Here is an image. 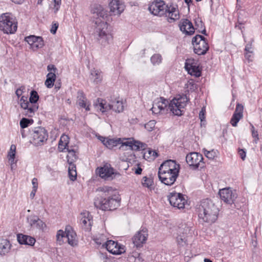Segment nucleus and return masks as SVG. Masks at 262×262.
<instances>
[{"instance_id": "f8f14e48", "label": "nucleus", "mask_w": 262, "mask_h": 262, "mask_svg": "<svg viewBox=\"0 0 262 262\" xmlns=\"http://www.w3.org/2000/svg\"><path fill=\"white\" fill-rule=\"evenodd\" d=\"M202 155L198 152H191L186 157L187 164L193 168H198L200 166L203 167Z\"/></svg>"}, {"instance_id": "de8ad7c7", "label": "nucleus", "mask_w": 262, "mask_h": 262, "mask_svg": "<svg viewBox=\"0 0 262 262\" xmlns=\"http://www.w3.org/2000/svg\"><path fill=\"white\" fill-rule=\"evenodd\" d=\"M29 102L27 97L23 96L19 101V104L22 108H26Z\"/></svg>"}, {"instance_id": "2eb2a0df", "label": "nucleus", "mask_w": 262, "mask_h": 262, "mask_svg": "<svg viewBox=\"0 0 262 262\" xmlns=\"http://www.w3.org/2000/svg\"><path fill=\"white\" fill-rule=\"evenodd\" d=\"M105 247L108 251L113 254L119 255L125 251L124 246L112 240L106 241Z\"/></svg>"}, {"instance_id": "4468645a", "label": "nucleus", "mask_w": 262, "mask_h": 262, "mask_svg": "<svg viewBox=\"0 0 262 262\" xmlns=\"http://www.w3.org/2000/svg\"><path fill=\"white\" fill-rule=\"evenodd\" d=\"M219 195L222 200L229 204L233 203L237 198V194L235 191H233L230 188L222 189L219 191Z\"/></svg>"}, {"instance_id": "c756f323", "label": "nucleus", "mask_w": 262, "mask_h": 262, "mask_svg": "<svg viewBox=\"0 0 262 262\" xmlns=\"http://www.w3.org/2000/svg\"><path fill=\"white\" fill-rule=\"evenodd\" d=\"M98 104L96 105L98 109H99L102 113L106 112L112 110L113 103H107L105 100L98 99Z\"/></svg>"}, {"instance_id": "393cba45", "label": "nucleus", "mask_w": 262, "mask_h": 262, "mask_svg": "<svg viewBox=\"0 0 262 262\" xmlns=\"http://www.w3.org/2000/svg\"><path fill=\"white\" fill-rule=\"evenodd\" d=\"M100 140L102 141L103 144L109 149H112L113 147L117 146L119 144H121L120 148L121 147H123L122 145V139L121 138L115 139L105 138L102 137H100Z\"/></svg>"}, {"instance_id": "3c124183", "label": "nucleus", "mask_w": 262, "mask_h": 262, "mask_svg": "<svg viewBox=\"0 0 262 262\" xmlns=\"http://www.w3.org/2000/svg\"><path fill=\"white\" fill-rule=\"evenodd\" d=\"M156 121L155 120H150L146 123L144 125L145 128L148 131L151 132L155 128Z\"/></svg>"}, {"instance_id": "a19ab883", "label": "nucleus", "mask_w": 262, "mask_h": 262, "mask_svg": "<svg viewBox=\"0 0 262 262\" xmlns=\"http://www.w3.org/2000/svg\"><path fill=\"white\" fill-rule=\"evenodd\" d=\"M191 230L190 227L186 224L182 225L179 227L178 230V234H181L185 235L189 233Z\"/></svg>"}, {"instance_id": "bb28decb", "label": "nucleus", "mask_w": 262, "mask_h": 262, "mask_svg": "<svg viewBox=\"0 0 262 262\" xmlns=\"http://www.w3.org/2000/svg\"><path fill=\"white\" fill-rule=\"evenodd\" d=\"M17 238L18 243L21 245L33 246L36 242L34 237L23 234H18Z\"/></svg>"}, {"instance_id": "680f3d73", "label": "nucleus", "mask_w": 262, "mask_h": 262, "mask_svg": "<svg viewBox=\"0 0 262 262\" xmlns=\"http://www.w3.org/2000/svg\"><path fill=\"white\" fill-rule=\"evenodd\" d=\"M68 146L67 144L64 145V142L61 143L60 141H59L58 143V149L60 151L63 152L64 150L67 149V147Z\"/></svg>"}, {"instance_id": "8fccbe9b", "label": "nucleus", "mask_w": 262, "mask_h": 262, "mask_svg": "<svg viewBox=\"0 0 262 262\" xmlns=\"http://www.w3.org/2000/svg\"><path fill=\"white\" fill-rule=\"evenodd\" d=\"M32 120H29L26 118H23L20 121V126L22 129L28 127L29 123H32Z\"/></svg>"}, {"instance_id": "c9c22d12", "label": "nucleus", "mask_w": 262, "mask_h": 262, "mask_svg": "<svg viewBox=\"0 0 262 262\" xmlns=\"http://www.w3.org/2000/svg\"><path fill=\"white\" fill-rule=\"evenodd\" d=\"M69 166L68 168V172L69 178L71 180L74 181L77 178V171L76 165L74 163H68Z\"/></svg>"}, {"instance_id": "7c9ffc66", "label": "nucleus", "mask_w": 262, "mask_h": 262, "mask_svg": "<svg viewBox=\"0 0 262 262\" xmlns=\"http://www.w3.org/2000/svg\"><path fill=\"white\" fill-rule=\"evenodd\" d=\"M11 244L10 242L5 239L0 241V254L5 255L8 253L11 248Z\"/></svg>"}, {"instance_id": "338daca9", "label": "nucleus", "mask_w": 262, "mask_h": 262, "mask_svg": "<svg viewBox=\"0 0 262 262\" xmlns=\"http://www.w3.org/2000/svg\"><path fill=\"white\" fill-rule=\"evenodd\" d=\"M58 27V23H54L50 29L51 33H56Z\"/></svg>"}, {"instance_id": "ea45409f", "label": "nucleus", "mask_w": 262, "mask_h": 262, "mask_svg": "<svg viewBox=\"0 0 262 262\" xmlns=\"http://www.w3.org/2000/svg\"><path fill=\"white\" fill-rule=\"evenodd\" d=\"M68 154L67 156L68 163H74L77 159V156L76 154V151L73 149L67 148Z\"/></svg>"}, {"instance_id": "49530a36", "label": "nucleus", "mask_w": 262, "mask_h": 262, "mask_svg": "<svg viewBox=\"0 0 262 262\" xmlns=\"http://www.w3.org/2000/svg\"><path fill=\"white\" fill-rule=\"evenodd\" d=\"M203 152L205 156L210 160H213L216 156V152L214 150H207L204 148L203 149Z\"/></svg>"}, {"instance_id": "0eeeda50", "label": "nucleus", "mask_w": 262, "mask_h": 262, "mask_svg": "<svg viewBox=\"0 0 262 262\" xmlns=\"http://www.w3.org/2000/svg\"><path fill=\"white\" fill-rule=\"evenodd\" d=\"M17 28V23L8 13H4L0 16V30L4 33H14Z\"/></svg>"}, {"instance_id": "c85d7f7f", "label": "nucleus", "mask_w": 262, "mask_h": 262, "mask_svg": "<svg viewBox=\"0 0 262 262\" xmlns=\"http://www.w3.org/2000/svg\"><path fill=\"white\" fill-rule=\"evenodd\" d=\"M106 20L97 19L95 21V31L96 33H105L107 31L108 24Z\"/></svg>"}, {"instance_id": "f257e3e1", "label": "nucleus", "mask_w": 262, "mask_h": 262, "mask_svg": "<svg viewBox=\"0 0 262 262\" xmlns=\"http://www.w3.org/2000/svg\"><path fill=\"white\" fill-rule=\"evenodd\" d=\"M148 10L154 15L165 16L169 23L173 22L180 18L177 6H166L165 2L162 0H156L153 2L149 5Z\"/></svg>"}, {"instance_id": "2f4dec72", "label": "nucleus", "mask_w": 262, "mask_h": 262, "mask_svg": "<svg viewBox=\"0 0 262 262\" xmlns=\"http://www.w3.org/2000/svg\"><path fill=\"white\" fill-rule=\"evenodd\" d=\"M158 156V152L156 150L150 148L145 150L143 153L144 158L149 161L154 160Z\"/></svg>"}, {"instance_id": "7ed1b4c3", "label": "nucleus", "mask_w": 262, "mask_h": 262, "mask_svg": "<svg viewBox=\"0 0 262 262\" xmlns=\"http://www.w3.org/2000/svg\"><path fill=\"white\" fill-rule=\"evenodd\" d=\"M56 236L57 243L59 245H62L65 241L73 247L77 244L76 234L73 229L70 226H66L64 231L59 230L57 232Z\"/></svg>"}, {"instance_id": "774afa93", "label": "nucleus", "mask_w": 262, "mask_h": 262, "mask_svg": "<svg viewBox=\"0 0 262 262\" xmlns=\"http://www.w3.org/2000/svg\"><path fill=\"white\" fill-rule=\"evenodd\" d=\"M32 184L33 185V188L37 189L38 182H37V179L36 178H34L32 179Z\"/></svg>"}, {"instance_id": "e433bc0d", "label": "nucleus", "mask_w": 262, "mask_h": 262, "mask_svg": "<svg viewBox=\"0 0 262 262\" xmlns=\"http://www.w3.org/2000/svg\"><path fill=\"white\" fill-rule=\"evenodd\" d=\"M112 110L116 113H120L123 111L124 106L123 102L118 99H115L112 101Z\"/></svg>"}, {"instance_id": "6e6552de", "label": "nucleus", "mask_w": 262, "mask_h": 262, "mask_svg": "<svg viewBox=\"0 0 262 262\" xmlns=\"http://www.w3.org/2000/svg\"><path fill=\"white\" fill-rule=\"evenodd\" d=\"M194 52L199 55H204L209 49V46L206 38L198 34L192 39Z\"/></svg>"}, {"instance_id": "69168bd1", "label": "nucleus", "mask_w": 262, "mask_h": 262, "mask_svg": "<svg viewBox=\"0 0 262 262\" xmlns=\"http://www.w3.org/2000/svg\"><path fill=\"white\" fill-rule=\"evenodd\" d=\"M47 70L50 72H52L55 73L56 71L57 70V69L54 65L49 64L47 67Z\"/></svg>"}, {"instance_id": "f03ea898", "label": "nucleus", "mask_w": 262, "mask_h": 262, "mask_svg": "<svg viewBox=\"0 0 262 262\" xmlns=\"http://www.w3.org/2000/svg\"><path fill=\"white\" fill-rule=\"evenodd\" d=\"M197 210L199 218L202 219L204 222L212 224L217 219L219 209L210 200H202Z\"/></svg>"}, {"instance_id": "c03bdc74", "label": "nucleus", "mask_w": 262, "mask_h": 262, "mask_svg": "<svg viewBox=\"0 0 262 262\" xmlns=\"http://www.w3.org/2000/svg\"><path fill=\"white\" fill-rule=\"evenodd\" d=\"M39 96L35 91H32L30 93V97L29 98V102L32 104H37V102L38 100Z\"/></svg>"}, {"instance_id": "5fc2aeb1", "label": "nucleus", "mask_w": 262, "mask_h": 262, "mask_svg": "<svg viewBox=\"0 0 262 262\" xmlns=\"http://www.w3.org/2000/svg\"><path fill=\"white\" fill-rule=\"evenodd\" d=\"M250 125L251 126V132H252V136L253 138H255V142L257 143V141L258 140V132L255 129L254 127L252 124H250Z\"/></svg>"}, {"instance_id": "bf43d9fd", "label": "nucleus", "mask_w": 262, "mask_h": 262, "mask_svg": "<svg viewBox=\"0 0 262 262\" xmlns=\"http://www.w3.org/2000/svg\"><path fill=\"white\" fill-rule=\"evenodd\" d=\"M25 90V87L21 86L19 88L17 89L15 91V94L18 97H19Z\"/></svg>"}, {"instance_id": "a211bd4d", "label": "nucleus", "mask_w": 262, "mask_h": 262, "mask_svg": "<svg viewBox=\"0 0 262 262\" xmlns=\"http://www.w3.org/2000/svg\"><path fill=\"white\" fill-rule=\"evenodd\" d=\"M147 236V229L146 228H141L133 238L134 245L137 248L141 247L145 243Z\"/></svg>"}, {"instance_id": "1a4fd4ad", "label": "nucleus", "mask_w": 262, "mask_h": 262, "mask_svg": "<svg viewBox=\"0 0 262 262\" xmlns=\"http://www.w3.org/2000/svg\"><path fill=\"white\" fill-rule=\"evenodd\" d=\"M32 142L36 146L42 145L48 138L47 131L40 126L34 127L30 130Z\"/></svg>"}, {"instance_id": "37998d69", "label": "nucleus", "mask_w": 262, "mask_h": 262, "mask_svg": "<svg viewBox=\"0 0 262 262\" xmlns=\"http://www.w3.org/2000/svg\"><path fill=\"white\" fill-rule=\"evenodd\" d=\"M97 191L102 192L105 195L110 194L113 191L112 187L104 186L98 188L96 190Z\"/></svg>"}, {"instance_id": "f3484780", "label": "nucleus", "mask_w": 262, "mask_h": 262, "mask_svg": "<svg viewBox=\"0 0 262 262\" xmlns=\"http://www.w3.org/2000/svg\"><path fill=\"white\" fill-rule=\"evenodd\" d=\"M25 40L30 46V48L33 51H36L39 48H42L44 45L42 38L34 35L25 37Z\"/></svg>"}, {"instance_id": "a878e982", "label": "nucleus", "mask_w": 262, "mask_h": 262, "mask_svg": "<svg viewBox=\"0 0 262 262\" xmlns=\"http://www.w3.org/2000/svg\"><path fill=\"white\" fill-rule=\"evenodd\" d=\"M159 169H171L174 170V173H179L180 165L177 164L176 161L169 160L164 162Z\"/></svg>"}, {"instance_id": "603ef678", "label": "nucleus", "mask_w": 262, "mask_h": 262, "mask_svg": "<svg viewBox=\"0 0 262 262\" xmlns=\"http://www.w3.org/2000/svg\"><path fill=\"white\" fill-rule=\"evenodd\" d=\"M254 52H245V57L249 62L253 61L254 58Z\"/></svg>"}, {"instance_id": "e2e57ef3", "label": "nucleus", "mask_w": 262, "mask_h": 262, "mask_svg": "<svg viewBox=\"0 0 262 262\" xmlns=\"http://www.w3.org/2000/svg\"><path fill=\"white\" fill-rule=\"evenodd\" d=\"M238 154L239 155L241 159L243 160H244L245 159L246 157V152L244 149H239L238 150Z\"/></svg>"}, {"instance_id": "b1692460", "label": "nucleus", "mask_w": 262, "mask_h": 262, "mask_svg": "<svg viewBox=\"0 0 262 262\" xmlns=\"http://www.w3.org/2000/svg\"><path fill=\"white\" fill-rule=\"evenodd\" d=\"M80 222L85 229L89 230L91 228L92 224V217L88 211H85L81 213Z\"/></svg>"}, {"instance_id": "4d7b16f0", "label": "nucleus", "mask_w": 262, "mask_h": 262, "mask_svg": "<svg viewBox=\"0 0 262 262\" xmlns=\"http://www.w3.org/2000/svg\"><path fill=\"white\" fill-rule=\"evenodd\" d=\"M253 40H251L248 43H247L245 48V52H254V48L252 46V42Z\"/></svg>"}, {"instance_id": "dca6fc26", "label": "nucleus", "mask_w": 262, "mask_h": 262, "mask_svg": "<svg viewBox=\"0 0 262 262\" xmlns=\"http://www.w3.org/2000/svg\"><path fill=\"white\" fill-rule=\"evenodd\" d=\"M178 176L179 173L174 172L171 174L160 170L158 171V176L160 180L166 185L171 186L173 184Z\"/></svg>"}, {"instance_id": "0e129e2a", "label": "nucleus", "mask_w": 262, "mask_h": 262, "mask_svg": "<svg viewBox=\"0 0 262 262\" xmlns=\"http://www.w3.org/2000/svg\"><path fill=\"white\" fill-rule=\"evenodd\" d=\"M238 25H236L235 26V28L236 29H238L239 30H240L242 32H243V31H244V24H243L242 22H241L239 21V19H238Z\"/></svg>"}, {"instance_id": "09e8293b", "label": "nucleus", "mask_w": 262, "mask_h": 262, "mask_svg": "<svg viewBox=\"0 0 262 262\" xmlns=\"http://www.w3.org/2000/svg\"><path fill=\"white\" fill-rule=\"evenodd\" d=\"M16 148V146L14 144H12L11 145L10 150L8 154V158H13L15 157Z\"/></svg>"}, {"instance_id": "a18cd8bd", "label": "nucleus", "mask_w": 262, "mask_h": 262, "mask_svg": "<svg viewBox=\"0 0 262 262\" xmlns=\"http://www.w3.org/2000/svg\"><path fill=\"white\" fill-rule=\"evenodd\" d=\"M150 60L153 64H159L162 61V57L161 55L159 54H156L151 56Z\"/></svg>"}, {"instance_id": "20e7f679", "label": "nucleus", "mask_w": 262, "mask_h": 262, "mask_svg": "<svg viewBox=\"0 0 262 262\" xmlns=\"http://www.w3.org/2000/svg\"><path fill=\"white\" fill-rule=\"evenodd\" d=\"M188 101V98L185 95L177 96L170 101L168 108L173 115L181 116L184 112V109Z\"/></svg>"}, {"instance_id": "052dcab7", "label": "nucleus", "mask_w": 262, "mask_h": 262, "mask_svg": "<svg viewBox=\"0 0 262 262\" xmlns=\"http://www.w3.org/2000/svg\"><path fill=\"white\" fill-rule=\"evenodd\" d=\"M69 138L67 135H62L60 139V141L61 143L64 142V145L68 144L69 143Z\"/></svg>"}, {"instance_id": "72a5a7b5", "label": "nucleus", "mask_w": 262, "mask_h": 262, "mask_svg": "<svg viewBox=\"0 0 262 262\" xmlns=\"http://www.w3.org/2000/svg\"><path fill=\"white\" fill-rule=\"evenodd\" d=\"M61 0H53V2L49 5V11L54 14H56L60 9Z\"/></svg>"}, {"instance_id": "13d9d810", "label": "nucleus", "mask_w": 262, "mask_h": 262, "mask_svg": "<svg viewBox=\"0 0 262 262\" xmlns=\"http://www.w3.org/2000/svg\"><path fill=\"white\" fill-rule=\"evenodd\" d=\"M199 118L202 122L205 119V108L203 107L199 113Z\"/></svg>"}, {"instance_id": "aec40b11", "label": "nucleus", "mask_w": 262, "mask_h": 262, "mask_svg": "<svg viewBox=\"0 0 262 262\" xmlns=\"http://www.w3.org/2000/svg\"><path fill=\"white\" fill-rule=\"evenodd\" d=\"M110 13L114 15H120L124 10V3L119 0H112L109 4Z\"/></svg>"}, {"instance_id": "4c0bfd02", "label": "nucleus", "mask_w": 262, "mask_h": 262, "mask_svg": "<svg viewBox=\"0 0 262 262\" xmlns=\"http://www.w3.org/2000/svg\"><path fill=\"white\" fill-rule=\"evenodd\" d=\"M188 66V68L186 69V70L188 71L189 74L195 77H199L201 75V71L198 64L192 66L189 63Z\"/></svg>"}, {"instance_id": "58836bf2", "label": "nucleus", "mask_w": 262, "mask_h": 262, "mask_svg": "<svg viewBox=\"0 0 262 262\" xmlns=\"http://www.w3.org/2000/svg\"><path fill=\"white\" fill-rule=\"evenodd\" d=\"M142 184L143 187H146L150 190L154 189V181L153 180L150 178L147 177H144L142 180Z\"/></svg>"}, {"instance_id": "cd10ccee", "label": "nucleus", "mask_w": 262, "mask_h": 262, "mask_svg": "<svg viewBox=\"0 0 262 262\" xmlns=\"http://www.w3.org/2000/svg\"><path fill=\"white\" fill-rule=\"evenodd\" d=\"M77 103L80 106L85 108L86 111L90 110L89 102L82 91H79L77 93Z\"/></svg>"}, {"instance_id": "39448f33", "label": "nucleus", "mask_w": 262, "mask_h": 262, "mask_svg": "<svg viewBox=\"0 0 262 262\" xmlns=\"http://www.w3.org/2000/svg\"><path fill=\"white\" fill-rule=\"evenodd\" d=\"M94 204L96 207L102 210H112L120 205V199L118 196H109L107 199L103 197L95 199Z\"/></svg>"}, {"instance_id": "9b49d317", "label": "nucleus", "mask_w": 262, "mask_h": 262, "mask_svg": "<svg viewBox=\"0 0 262 262\" xmlns=\"http://www.w3.org/2000/svg\"><path fill=\"white\" fill-rule=\"evenodd\" d=\"M168 200L171 205L178 209L183 208L187 202L182 194L176 192L169 194Z\"/></svg>"}, {"instance_id": "423d86ee", "label": "nucleus", "mask_w": 262, "mask_h": 262, "mask_svg": "<svg viewBox=\"0 0 262 262\" xmlns=\"http://www.w3.org/2000/svg\"><path fill=\"white\" fill-rule=\"evenodd\" d=\"M179 27L183 33H194L195 30L198 33H206L203 22L199 19L195 20V26L189 19H182L180 21Z\"/></svg>"}, {"instance_id": "864d4df0", "label": "nucleus", "mask_w": 262, "mask_h": 262, "mask_svg": "<svg viewBox=\"0 0 262 262\" xmlns=\"http://www.w3.org/2000/svg\"><path fill=\"white\" fill-rule=\"evenodd\" d=\"M177 241L179 245H183V243H185L186 239L185 235H181V234H178L176 236Z\"/></svg>"}, {"instance_id": "4be33fe9", "label": "nucleus", "mask_w": 262, "mask_h": 262, "mask_svg": "<svg viewBox=\"0 0 262 262\" xmlns=\"http://www.w3.org/2000/svg\"><path fill=\"white\" fill-rule=\"evenodd\" d=\"M122 145L126 147H128L132 150H139L140 148H143L144 147V144L142 143L135 141L132 138L122 139Z\"/></svg>"}, {"instance_id": "5701e85b", "label": "nucleus", "mask_w": 262, "mask_h": 262, "mask_svg": "<svg viewBox=\"0 0 262 262\" xmlns=\"http://www.w3.org/2000/svg\"><path fill=\"white\" fill-rule=\"evenodd\" d=\"M168 103V101L167 100L160 97L157 99V102H154L151 110L154 114H159L164 110Z\"/></svg>"}, {"instance_id": "f704fd0d", "label": "nucleus", "mask_w": 262, "mask_h": 262, "mask_svg": "<svg viewBox=\"0 0 262 262\" xmlns=\"http://www.w3.org/2000/svg\"><path fill=\"white\" fill-rule=\"evenodd\" d=\"M56 79L55 74L52 72H49L47 75V79L45 81V85L48 88H52Z\"/></svg>"}, {"instance_id": "6e6d98bb", "label": "nucleus", "mask_w": 262, "mask_h": 262, "mask_svg": "<svg viewBox=\"0 0 262 262\" xmlns=\"http://www.w3.org/2000/svg\"><path fill=\"white\" fill-rule=\"evenodd\" d=\"M189 63L190 64V65L191 66H196L198 64L197 62L194 60V59H188L186 60V62H185V69H188V64Z\"/></svg>"}, {"instance_id": "473e14b6", "label": "nucleus", "mask_w": 262, "mask_h": 262, "mask_svg": "<svg viewBox=\"0 0 262 262\" xmlns=\"http://www.w3.org/2000/svg\"><path fill=\"white\" fill-rule=\"evenodd\" d=\"M95 83L97 84L100 82L102 79V75L101 72L97 69H93L91 71V77Z\"/></svg>"}, {"instance_id": "79ce46f5", "label": "nucleus", "mask_w": 262, "mask_h": 262, "mask_svg": "<svg viewBox=\"0 0 262 262\" xmlns=\"http://www.w3.org/2000/svg\"><path fill=\"white\" fill-rule=\"evenodd\" d=\"M38 108V104H32L31 107L30 108L27 109V110L26 111V112L24 114L27 116L32 117L34 115L35 112L36 111H37Z\"/></svg>"}, {"instance_id": "9d476101", "label": "nucleus", "mask_w": 262, "mask_h": 262, "mask_svg": "<svg viewBox=\"0 0 262 262\" xmlns=\"http://www.w3.org/2000/svg\"><path fill=\"white\" fill-rule=\"evenodd\" d=\"M97 172L102 179L107 181L112 180L116 176L120 175L109 164H105L103 166L98 168Z\"/></svg>"}, {"instance_id": "412c9836", "label": "nucleus", "mask_w": 262, "mask_h": 262, "mask_svg": "<svg viewBox=\"0 0 262 262\" xmlns=\"http://www.w3.org/2000/svg\"><path fill=\"white\" fill-rule=\"evenodd\" d=\"M244 106L242 104L237 103L235 112L231 119L230 123L234 127H236L238 121L243 117Z\"/></svg>"}, {"instance_id": "6ab92c4d", "label": "nucleus", "mask_w": 262, "mask_h": 262, "mask_svg": "<svg viewBox=\"0 0 262 262\" xmlns=\"http://www.w3.org/2000/svg\"><path fill=\"white\" fill-rule=\"evenodd\" d=\"M27 222L31 228L43 231L46 228V224L37 215H30L27 216Z\"/></svg>"}, {"instance_id": "ddd939ff", "label": "nucleus", "mask_w": 262, "mask_h": 262, "mask_svg": "<svg viewBox=\"0 0 262 262\" xmlns=\"http://www.w3.org/2000/svg\"><path fill=\"white\" fill-rule=\"evenodd\" d=\"M91 12L97 20L102 19L106 21L109 20L110 17L107 10L99 4H95L92 5Z\"/></svg>"}]
</instances>
